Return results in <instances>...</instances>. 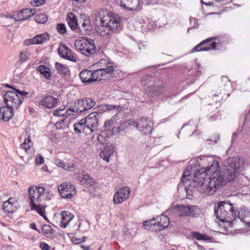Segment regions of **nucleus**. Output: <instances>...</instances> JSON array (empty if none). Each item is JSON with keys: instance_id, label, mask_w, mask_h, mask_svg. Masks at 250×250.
<instances>
[{"instance_id": "nucleus-24", "label": "nucleus", "mask_w": 250, "mask_h": 250, "mask_svg": "<svg viewBox=\"0 0 250 250\" xmlns=\"http://www.w3.org/2000/svg\"><path fill=\"white\" fill-rule=\"evenodd\" d=\"M79 77L83 83H89L93 82L94 78L91 70H83L80 72Z\"/></svg>"}, {"instance_id": "nucleus-16", "label": "nucleus", "mask_w": 250, "mask_h": 250, "mask_svg": "<svg viewBox=\"0 0 250 250\" xmlns=\"http://www.w3.org/2000/svg\"><path fill=\"white\" fill-rule=\"evenodd\" d=\"M102 113L97 111L93 112L89 114L85 119H84L85 123L91 127L98 130L99 119L101 117Z\"/></svg>"}, {"instance_id": "nucleus-36", "label": "nucleus", "mask_w": 250, "mask_h": 250, "mask_svg": "<svg viewBox=\"0 0 250 250\" xmlns=\"http://www.w3.org/2000/svg\"><path fill=\"white\" fill-rule=\"evenodd\" d=\"M1 209L5 213H12L15 211V208L14 207L12 203L9 201H5L2 205Z\"/></svg>"}, {"instance_id": "nucleus-23", "label": "nucleus", "mask_w": 250, "mask_h": 250, "mask_svg": "<svg viewBox=\"0 0 250 250\" xmlns=\"http://www.w3.org/2000/svg\"><path fill=\"white\" fill-rule=\"evenodd\" d=\"M13 111L7 105L0 107V119L4 122L9 121L13 116Z\"/></svg>"}, {"instance_id": "nucleus-46", "label": "nucleus", "mask_w": 250, "mask_h": 250, "mask_svg": "<svg viewBox=\"0 0 250 250\" xmlns=\"http://www.w3.org/2000/svg\"><path fill=\"white\" fill-rule=\"evenodd\" d=\"M153 78L150 74L146 75L143 77L141 80V82L143 84H148L152 81Z\"/></svg>"}, {"instance_id": "nucleus-32", "label": "nucleus", "mask_w": 250, "mask_h": 250, "mask_svg": "<svg viewBox=\"0 0 250 250\" xmlns=\"http://www.w3.org/2000/svg\"><path fill=\"white\" fill-rule=\"evenodd\" d=\"M14 89L16 93H17L19 95V97L22 101L26 98H31L33 97L35 94V92L33 91L30 93L23 90H20L16 89Z\"/></svg>"}, {"instance_id": "nucleus-51", "label": "nucleus", "mask_w": 250, "mask_h": 250, "mask_svg": "<svg viewBox=\"0 0 250 250\" xmlns=\"http://www.w3.org/2000/svg\"><path fill=\"white\" fill-rule=\"evenodd\" d=\"M190 177L189 175H185L183 174L182 177V182L183 185V186L185 187V189L187 192H188V190L187 189L188 188L187 186H188V184H187V181H189L188 178Z\"/></svg>"}, {"instance_id": "nucleus-1", "label": "nucleus", "mask_w": 250, "mask_h": 250, "mask_svg": "<svg viewBox=\"0 0 250 250\" xmlns=\"http://www.w3.org/2000/svg\"><path fill=\"white\" fill-rule=\"evenodd\" d=\"M214 213L216 218L221 222H229L232 227L234 221L239 220L248 226H250V211L246 208L237 209L234 204L229 201L220 202L217 207H214Z\"/></svg>"}, {"instance_id": "nucleus-13", "label": "nucleus", "mask_w": 250, "mask_h": 250, "mask_svg": "<svg viewBox=\"0 0 250 250\" xmlns=\"http://www.w3.org/2000/svg\"><path fill=\"white\" fill-rule=\"evenodd\" d=\"M212 39V38H208L203 41L192 49V52L208 51L211 49H215L216 47V42H212L211 44H209Z\"/></svg>"}, {"instance_id": "nucleus-60", "label": "nucleus", "mask_w": 250, "mask_h": 250, "mask_svg": "<svg viewBox=\"0 0 250 250\" xmlns=\"http://www.w3.org/2000/svg\"><path fill=\"white\" fill-rule=\"evenodd\" d=\"M220 138V135H218V134H216V138H215L214 140V141L215 142V143H217L218 140Z\"/></svg>"}, {"instance_id": "nucleus-61", "label": "nucleus", "mask_w": 250, "mask_h": 250, "mask_svg": "<svg viewBox=\"0 0 250 250\" xmlns=\"http://www.w3.org/2000/svg\"><path fill=\"white\" fill-rule=\"evenodd\" d=\"M10 201V202H12V204L13 205V203L14 202V199L10 198L6 201Z\"/></svg>"}, {"instance_id": "nucleus-48", "label": "nucleus", "mask_w": 250, "mask_h": 250, "mask_svg": "<svg viewBox=\"0 0 250 250\" xmlns=\"http://www.w3.org/2000/svg\"><path fill=\"white\" fill-rule=\"evenodd\" d=\"M30 54L28 51H21L20 54V60L21 62H25L27 60Z\"/></svg>"}, {"instance_id": "nucleus-56", "label": "nucleus", "mask_w": 250, "mask_h": 250, "mask_svg": "<svg viewBox=\"0 0 250 250\" xmlns=\"http://www.w3.org/2000/svg\"><path fill=\"white\" fill-rule=\"evenodd\" d=\"M43 162H44L43 157L42 156H40L39 157V158L36 159V164L38 165H42L43 163Z\"/></svg>"}, {"instance_id": "nucleus-62", "label": "nucleus", "mask_w": 250, "mask_h": 250, "mask_svg": "<svg viewBox=\"0 0 250 250\" xmlns=\"http://www.w3.org/2000/svg\"><path fill=\"white\" fill-rule=\"evenodd\" d=\"M222 81H224V80H227L228 81V82H229V83H230V81L228 79V78L226 77H225V76H222V78H221Z\"/></svg>"}, {"instance_id": "nucleus-55", "label": "nucleus", "mask_w": 250, "mask_h": 250, "mask_svg": "<svg viewBox=\"0 0 250 250\" xmlns=\"http://www.w3.org/2000/svg\"><path fill=\"white\" fill-rule=\"evenodd\" d=\"M46 0H34L35 6H39L45 3Z\"/></svg>"}, {"instance_id": "nucleus-64", "label": "nucleus", "mask_w": 250, "mask_h": 250, "mask_svg": "<svg viewBox=\"0 0 250 250\" xmlns=\"http://www.w3.org/2000/svg\"><path fill=\"white\" fill-rule=\"evenodd\" d=\"M44 219H45L47 221L49 222V220L48 219V218H47V217L45 215V214H44V215L42 216Z\"/></svg>"}, {"instance_id": "nucleus-42", "label": "nucleus", "mask_w": 250, "mask_h": 250, "mask_svg": "<svg viewBox=\"0 0 250 250\" xmlns=\"http://www.w3.org/2000/svg\"><path fill=\"white\" fill-rule=\"evenodd\" d=\"M47 20L46 15L45 14H40L35 16V21L39 23H44Z\"/></svg>"}, {"instance_id": "nucleus-50", "label": "nucleus", "mask_w": 250, "mask_h": 250, "mask_svg": "<svg viewBox=\"0 0 250 250\" xmlns=\"http://www.w3.org/2000/svg\"><path fill=\"white\" fill-rule=\"evenodd\" d=\"M103 108L104 110H113L115 109L118 110L119 108H121V106L119 105L105 104L103 105Z\"/></svg>"}, {"instance_id": "nucleus-18", "label": "nucleus", "mask_w": 250, "mask_h": 250, "mask_svg": "<svg viewBox=\"0 0 250 250\" xmlns=\"http://www.w3.org/2000/svg\"><path fill=\"white\" fill-rule=\"evenodd\" d=\"M120 6L128 11H135L141 5L140 0H121Z\"/></svg>"}, {"instance_id": "nucleus-41", "label": "nucleus", "mask_w": 250, "mask_h": 250, "mask_svg": "<svg viewBox=\"0 0 250 250\" xmlns=\"http://www.w3.org/2000/svg\"><path fill=\"white\" fill-rule=\"evenodd\" d=\"M100 68L101 70H102V72L104 75L111 74L114 70V66H113L112 64L110 62L108 63V65H106L105 67H102Z\"/></svg>"}, {"instance_id": "nucleus-35", "label": "nucleus", "mask_w": 250, "mask_h": 250, "mask_svg": "<svg viewBox=\"0 0 250 250\" xmlns=\"http://www.w3.org/2000/svg\"><path fill=\"white\" fill-rule=\"evenodd\" d=\"M85 123L83 119H82L79 122L75 123L73 125L74 130L77 134H80L83 132Z\"/></svg>"}, {"instance_id": "nucleus-54", "label": "nucleus", "mask_w": 250, "mask_h": 250, "mask_svg": "<svg viewBox=\"0 0 250 250\" xmlns=\"http://www.w3.org/2000/svg\"><path fill=\"white\" fill-rule=\"evenodd\" d=\"M21 148L25 149V150H27L30 148V146L29 143L23 142L22 144L21 145Z\"/></svg>"}, {"instance_id": "nucleus-44", "label": "nucleus", "mask_w": 250, "mask_h": 250, "mask_svg": "<svg viewBox=\"0 0 250 250\" xmlns=\"http://www.w3.org/2000/svg\"><path fill=\"white\" fill-rule=\"evenodd\" d=\"M36 208L34 209L31 207L32 210H36L41 216L44 215L45 214V208L40 206V204H36Z\"/></svg>"}, {"instance_id": "nucleus-19", "label": "nucleus", "mask_w": 250, "mask_h": 250, "mask_svg": "<svg viewBox=\"0 0 250 250\" xmlns=\"http://www.w3.org/2000/svg\"><path fill=\"white\" fill-rule=\"evenodd\" d=\"M165 87L162 85L150 86L146 89L147 95L150 98L158 97L164 93Z\"/></svg>"}, {"instance_id": "nucleus-59", "label": "nucleus", "mask_w": 250, "mask_h": 250, "mask_svg": "<svg viewBox=\"0 0 250 250\" xmlns=\"http://www.w3.org/2000/svg\"><path fill=\"white\" fill-rule=\"evenodd\" d=\"M31 140L29 137V136H28V138H25L23 142L29 143L31 142Z\"/></svg>"}, {"instance_id": "nucleus-47", "label": "nucleus", "mask_w": 250, "mask_h": 250, "mask_svg": "<svg viewBox=\"0 0 250 250\" xmlns=\"http://www.w3.org/2000/svg\"><path fill=\"white\" fill-rule=\"evenodd\" d=\"M58 32L61 34H64L66 32V28L64 23H60L57 25Z\"/></svg>"}, {"instance_id": "nucleus-53", "label": "nucleus", "mask_w": 250, "mask_h": 250, "mask_svg": "<svg viewBox=\"0 0 250 250\" xmlns=\"http://www.w3.org/2000/svg\"><path fill=\"white\" fill-rule=\"evenodd\" d=\"M40 248L42 250H49L50 249L49 246L44 242H41L40 244Z\"/></svg>"}, {"instance_id": "nucleus-8", "label": "nucleus", "mask_w": 250, "mask_h": 250, "mask_svg": "<svg viewBox=\"0 0 250 250\" xmlns=\"http://www.w3.org/2000/svg\"><path fill=\"white\" fill-rule=\"evenodd\" d=\"M95 102L91 98H83L75 102L70 110L73 112L82 113L91 109L95 105Z\"/></svg>"}, {"instance_id": "nucleus-43", "label": "nucleus", "mask_w": 250, "mask_h": 250, "mask_svg": "<svg viewBox=\"0 0 250 250\" xmlns=\"http://www.w3.org/2000/svg\"><path fill=\"white\" fill-rule=\"evenodd\" d=\"M42 232L44 235H47L49 234H52L53 229L50 225H43L42 227Z\"/></svg>"}, {"instance_id": "nucleus-21", "label": "nucleus", "mask_w": 250, "mask_h": 250, "mask_svg": "<svg viewBox=\"0 0 250 250\" xmlns=\"http://www.w3.org/2000/svg\"><path fill=\"white\" fill-rule=\"evenodd\" d=\"M57 99L51 96H46L39 102V105L45 108H52L56 106Z\"/></svg>"}, {"instance_id": "nucleus-10", "label": "nucleus", "mask_w": 250, "mask_h": 250, "mask_svg": "<svg viewBox=\"0 0 250 250\" xmlns=\"http://www.w3.org/2000/svg\"><path fill=\"white\" fill-rule=\"evenodd\" d=\"M134 126L139 131L146 135L152 132L153 123L148 118H141L135 121Z\"/></svg>"}, {"instance_id": "nucleus-3", "label": "nucleus", "mask_w": 250, "mask_h": 250, "mask_svg": "<svg viewBox=\"0 0 250 250\" xmlns=\"http://www.w3.org/2000/svg\"><path fill=\"white\" fill-rule=\"evenodd\" d=\"M96 24L98 26L97 32L102 37L109 35L116 31L121 25L119 17L115 14L108 13L100 10L96 18Z\"/></svg>"}, {"instance_id": "nucleus-38", "label": "nucleus", "mask_w": 250, "mask_h": 250, "mask_svg": "<svg viewBox=\"0 0 250 250\" xmlns=\"http://www.w3.org/2000/svg\"><path fill=\"white\" fill-rule=\"evenodd\" d=\"M191 236L197 240H210L212 238L203 234L199 232L193 231L191 232Z\"/></svg>"}, {"instance_id": "nucleus-39", "label": "nucleus", "mask_w": 250, "mask_h": 250, "mask_svg": "<svg viewBox=\"0 0 250 250\" xmlns=\"http://www.w3.org/2000/svg\"><path fill=\"white\" fill-rule=\"evenodd\" d=\"M82 184H84L90 187L94 185L95 182L93 179L90 177L88 175H84L81 180Z\"/></svg>"}, {"instance_id": "nucleus-17", "label": "nucleus", "mask_w": 250, "mask_h": 250, "mask_svg": "<svg viewBox=\"0 0 250 250\" xmlns=\"http://www.w3.org/2000/svg\"><path fill=\"white\" fill-rule=\"evenodd\" d=\"M130 192V189L128 187H124L119 189L114 195V203L116 204L122 203L129 197Z\"/></svg>"}, {"instance_id": "nucleus-27", "label": "nucleus", "mask_w": 250, "mask_h": 250, "mask_svg": "<svg viewBox=\"0 0 250 250\" xmlns=\"http://www.w3.org/2000/svg\"><path fill=\"white\" fill-rule=\"evenodd\" d=\"M62 219L61 227L62 228L66 227L69 222L74 218V215L73 214L66 211H62L61 213Z\"/></svg>"}, {"instance_id": "nucleus-63", "label": "nucleus", "mask_w": 250, "mask_h": 250, "mask_svg": "<svg viewBox=\"0 0 250 250\" xmlns=\"http://www.w3.org/2000/svg\"><path fill=\"white\" fill-rule=\"evenodd\" d=\"M74 1L76 2H79L80 3L81 2H84L86 1V0H74Z\"/></svg>"}, {"instance_id": "nucleus-14", "label": "nucleus", "mask_w": 250, "mask_h": 250, "mask_svg": "<svg viewBox=\"0 0 250 250\" xmlns=\"http://www.w3.org/2000/svg\"><path fill=\"white\" fill-rule=\"evenodd\" d=\"M49 40V35L45 32L41 34H38L31 39L25 40L24 41V44L28 46L31 44H42Z\"/></svg>"}, {"instance_id": "nucleus-5", "label": "nucleus", "mask_w": 250, "mask_h": 250, "mask_svg": "<svg viewBox=\"0 0 250 250\" xmlns=\"http://www.w3.org/2000/svg\"><path fill=\"white\" fill-rule=\"evenodd\" d=\"M50 192L49 190L43 187H30L28 188V194L30 198V205L33 209L36 208V204H40L43 200L47 199V195Z\"/></svg>"}, {"instance_id": "nucleus-22", "label": "nucleus", "mask_w": 250, "mask_h": 250, "mask_svg": "<svg viewBox=\"0 0 250 250\" xmlns=\"http://www.w3.org/2000/svg\"><path fill=\"white\" fill-rule=\"evenodd\" d=\"M36 13V10L26 8L20 11L17 15L16 21H23L34 16Z\"/></svg>"}, {"instance_id": "nucleus-33", "label": "nucleus", "mask_w": 250, "mask_h": 250, "mask_svg": "<svg viewBox=\"0 0 250 250\" xmlns=\"http://www.w3.org/2000/svg\"><path fill=\"white\" fill-rule=\"evenodd\" d=\"M55 68L57 72L62 75H66L69 71L67 67L59 62H56Z\"/></svg>"}, {"instance_id": "nucleus-11", "label": "nucleus", "mask_w": 250, "mask_h": 250, "mask_svg": "<svg viewBox=\"0 0 250 250\" xmlns=\"http://www.w3.org/2000/svg\"><path fill=\"white\" fill-rule=\"evenodd\" d=\"M58 190L62 197L65 199L72 198L74 196L72 191L75 193V188L70 183H62L58 187Z\"/></svg>"}, {"instance_id": "nucleus-29", "label": "nucleus", "mask_w": 250, "mask_h": 250, "mask_svg": "<svg viewBox=\"0 0 250 250\" xmlns=\"http://www.w3.org/2000/svg\"><path fill=\"white\" fill-rule=\"evenodd\" d=\"M158 222L156 219H153L150 220L146 221L144 222L143 225L146 229H150L152 231H159L157 229Z\"/></svg>"}, {"instance_id": "nucleus-34", "label": "nucleus", "mask_w": 250, "mask_h": 250, "mask_svg": "<svg viewBox=\"0 0 250 250\" xmlns=\"http://www.w3.org/2000/svg\"><path fill=\"white\" fill-rule=\"evenodd\" d=\"M135 125V121L133 120L129 119L126 122L122 123L119 127L117 128L119 132H125L127 128L131 125Z\"/></svg>"}, {"instance_id": "nucleus-12", "label": "nucleus", "mask_w": 250, "mask_h": 250, "mask_svg": "<svg viewBox=\"0 0 250 250\" xmlns=\"http://www.w3.org/2000/svg\"><path fill=\"white\" fill-rule=\"evenodd\" d=\"M93 26L89 18H81L79 23L78 30L80 34L89 35L91 33Z\"/></svg>"}, {"instance_id": "nucleus-49", "label": "nucleus", "mask_w": 250, "mask_h": 250, "mask_svg": "<svg viewBox=\"0 0 250 250\" xmlns=\"http://www.w3.org/2000/svg\"><path fill=\"white\" fill-rule=\"evenodd\" d=\"M67 112V111H65V108L57 109L54 111L53 115L55 116H64Z\"/></svg>"}, {"instance_id": "nucleus-9", "label": "nucleus", "mask_w": 250, "mask_h": 250, "mask_svg": "<svg viewBox=\"0 0 250 250\" xmlns=\"http://www.w3.org/2000/svg\"><path fill=\"white\" fill-rule=\"evenodd\" d=\"M4 101L6 105L13 110H17L22 103L19 95L13 91H9L5 93Z\"/></svg>"}, {"instance_id": "nucleus-15", "label": "nucleus", "mask_w": 250, "mask_h": 250, "mask_svg": "<svg viewBox=\"0 0 250 250\" xmlns=\"http://www.w3.org/2000/svg\"><path fill=\"white\" fill-rule=\"evenodd\" d=\"M58 50L59 55L62 58L73 62H76L77 59L73 54L72 50L65 44H60Z\"/></svg>"}, {"instance_id": "nucleus-2", "label": "nucleus", "mask_w": 250, "mask_h": 250, "mask_svg": "<svg viewBox=\"0 0 250 250\" xmlns=\"http://www.w3.org/2000/svg\"><path fill=\"white\" fill-rule=\"evenodd\" d=\"M243 168V160L242 159L235 157L229 158L225 162L223 170L214 172L209 179L216 186L217 189L221 186L226 185L228 182L233 180L237 173Z\"/></svg>"}, {"instance_id": "nucleus-31", "label": "nucleus", "mask_w": 250, "mask_h": 250, "mask_svg": "<svg viewBox=\"0 0 250 250\" xmlns=\"http://www.w3.org/2000/svg\"><path fill=\"white\" fill-rule=\"evenodd\" d=\"M37 70L46 79L50 80L51 75L50 69L48 67L43 65H41L38 67Z\"/></svg>"}, {"instance_id": "nucleus-28", "label": "nucleus", "mask_w": 250, "mask_h": 250, "mask_svg": "<svg viewBox=\"0 0 250 250\" xmlns=\"http://www.w3.org/2000/svg\"><path fill=\"white\" fill-rule=\"evenodd\" d=\"M67 21L71 30H74L77 28L78 29L79 23L77 18L72 12L68 13L67 17Z\"/></svg>"}, {"instance_id": "nucleus-37", "label": "nucleus", "mask_w": 250, "mask_h": 250, "mask_svg": "<svg viewBox=\"0 0 250 250\" xmlns=\"http://www.w3.org/2000/svg\"><path fill=\"white\" fill-rule=\"evenodd\" d=\"M108 130L105 129L104 130H100L97 136L98 142L100 144H104L106 141V138H108Z\"/></svg>"}, {"instance_id": "nucleus-30", "label": "nucleus", "mask_w": 250, "mask_h": 250, "mask_svg": "<svg viewBox=\"0 0 250 250\" xmlns=\"http://www.w3.org/2000/svg\"><path fill=\"white\" fill-rule=\"evenodd\" d=\"M54 163L58 167L62 168L64 170L72 171L74 169L73 164H66L61 160L55 159Z\"/></svg>"}, {"instance_id": "nucleus-52", "label": "nucleus", "mask_w": 250, "mask_h": 250, "mask_svg": "<svg viewBox=\"0 0 250 250\" xmlns=\"http://www.w3.org/2000/svg\"><path fill=\"white\" fill-rule=\"evenodd\" d=\"M109 63L110 62H107V61L106 60L103 59V60H100L98 62L97 65L100 68L105 67V66L106 65H108V63Z\"/></svg>"}, {"instance_id": "nucleus-45", "label": "nucleus", "mask_w": 250, "mask_h": 250, "mask_svg": "<svg viewBox=\"0 0 250 250\" xmlns=\"http://www.w3.org/2000/svg\"><path fill=\"white\" fill-rule=\"evenodd\" d=\"M98 131V130H97V129H95L91 127L90 126H89V125L85 123L83 133H85L86 135H90L92 133L97 132Z\"/></svg>"}, {"instance_id": "nucleus-7", "label": "nucleus", "mask_w": 250, "mask_h": 250, "mask_svg": "<svg viewBox=\"0 0 250 250\" xmlns=\"http://www.w3.org/2000/svg\"><path fill=\"white\" fill-rule=\"evenodd\" d=\"M179 217L185 216L196 218L202 213V209L194 205H176L174 207Z\"/></svg>"}, {"instance_id": "nucleus-58", "label": "nucleus", "mask_w": 250, "mask_h": 250, "mask_svg": "<svg viewBox=\"0 0 250 250\" xmlns=\"http://www.w3.org/2000/svg\"><path fill=\"white\" fill-rule=\"evenodd\" d=\"M30 228L33 229H34V230H36L39 231V230H38V229L36 228V224L34 223L30 224Z\"/></svg>"}, {"instance_id": "nucleus-25", "label": "nucleus", "mask_w": 250, "mask_h": 250, "mask_svg": "<svg viewBox=\"0 0 250 250\" xmlns=\"http://www.w3.org/2000/svg\"><path fill=\"white\" fill-rule=\"evenodd\" d=\"M221 170L219 166V163L217 161L213 160L209 163V166L206 168L204 172L206 176L212 175L214 172H217Z\"/></svg>"}, {"instance_id": "nucleus-26", "label": "nucleus", "mask_w": 250, "mask_h": 250, "mask_svg": "<svg viewBox=\"0 0 250 250\" xmlns=\"http://www.w3.org/2000/svg\"><path fill=\"white\" fill-rule=\"evenodd\" d=\"M157 220V229H156L161 230L167 228L169 224V220L168 218L166 216L162 214L161 216H158L156 218Z\"/></svg>"}, {"instance_id": "nucleus-6", "label": "nucleus", "mask_w": 250, "mask_h": 250, "mask_svg": "<svg viewBox=\"0 0 250 250\" xmlns=\"http://www.w3.org/2000/svg\"><path fill=\"white\" fill-rule=\"evenodd\" d=\"M75 49L85 56L89 57L96 52V46L93 40L84 37L75 42Z\"/></svg>"}, {"instance_id": "nucleus-40", "label": "nucleus", "mask_w": 250, "mask_h": 250, "mask_svg": "<svg viewBox=\"0 0 250 250\" xmlns=\"http://www.w3.org/2000/svg\"><path fill=\"white\" fill-rule=\"evenodd\" d=\"M92 75H93V82L100 81L103 79V76L104 75L102 70L99 68L94 72H92Z\"/></svg>"}, {"instance_id": "nucleus-4", "label": "nucleus", "mask_w": 250, "mask_h": 250, "mask_svg": "<svg viewBox=\"0 0 250 250\" xmlns=\"http://www.w3.org/2000/svg\"><path fill=\"white\" fill-rule=\"evenodd\" d=\"M209 177H204L203 174L200 177H194L192 182L189 184V187H194L202 194L211 195L213 194L217 190L216 186L212 184Z\"/></svg>"}, {"instance_id": "nucleus-20", "label": "nucleus", "mask_w": 250, "mask_h": 250, "mask_svg": "<svg viewBox=\"0 0 250 250\" xmlns=\"http://www.w3.org/2000/svg\"><path fill=\"white\" fill-rule=\"evenodd\" d=\"M114 149L113 145L110 143H107L103 151L100 153V157L107 162H109V159L113 154Z\"/></svg>"}, {"instance_id": "nucleus-57", "label": "nucleus", "mask_w": 250, "mask_h": 250, "mask_svg": "<svg viewBox=\"0 0 250 250\" xmlns=\"http://www.w3.org/2000/svg\"><path fill=\"white\" fill-rule=\"evenodd\" d=\"M113 124V121L112 120H108L105 122L104 124V127L106 128L110 126Z\"/></svg>"}]
</instances>
